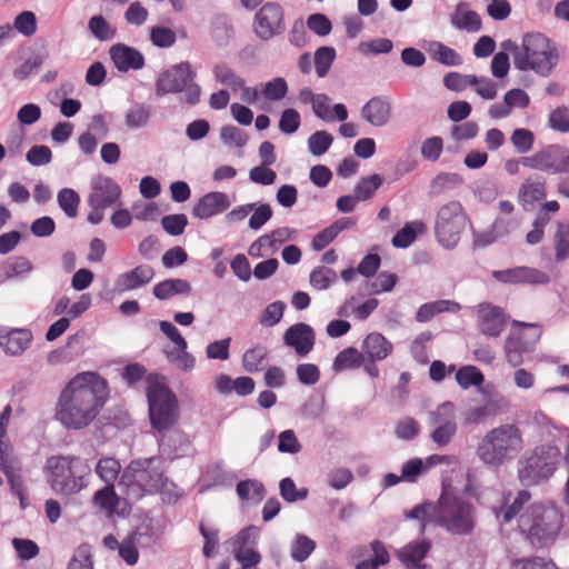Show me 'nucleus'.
<instances>
[{
  "label": "nucleus",
  "mask_w": 569,
  "mask_h": 569,
  "mask_svg": "<svg viewBox=\"0 0 569 569\" xmlns=\"http://www.w3.org/2000/svg\"><path fill=\"white\" fill-rule=\"evenodd\" d=\"M406 519L420 521V533L428 526L439 527L451 536H470L477 526V510L472 502L445 489L436 502L423 501L406 512Z\"/></svg>",
  "instance_id": "f257e3e1"
},
{
  "label": "nucleus",
  "mask_w": 569,
  "mask_h": 569,
  "mask_svg": "<svg viewBox=\"0 0 569 569\" xmlns=\"http://www.w3.org/2000/svg\"><path fill=\"white\" fill-rule=\"evenodd\" d=\"M106 399V380L87 386L73 379L60 393L56 418L67 429H83L97 417Z\"/></svg>",
  "instance_id": "f03ea898"
},
{
  "label": "nucleus",
  "mask_w": 569,
  "mask_h": 569,
  "mask_svg": "<svg viewBox=\"0 0 569 569\" xmlns=\"http://www.w3.org/2000/svg\"><path fill=\"white\" fill-rule=\"evenodd\" d=\"M501 49L513 54V64L520 71H533L549 77L559 62L556 43L540 32L526 33L519 47L511 39L501 42Z\"/></svg>",
  "instance_id": "7ed1b4c3"
},
{
  "label": "nucleus",
  "mask_w": 569,
  "mask_h": 569,
  "mask_svg": "<svg viewBox=\"0 0 569 569\" xmlns=\"http://www.w3.org/2000/svg\"><path fill=\"white\" fill-rule=\"evenodd\" d=\"M44 473L48 485L56 493L71 497L89 486L91 467L79 456L57 455L47 458Z\"/></svg>",
  "instance_id": "20e7f679"
},
{
  "label": "nucleus",
  "mask_w": 569,
  "mask_h": 569,
  "mask_svg": "<svg viewBox=\"0 0 569 569\" xmlns=\"http://www.w3.org/2000/svg\"><path fill=\"white\" fill-rule=\"evenodd\" d=\"M523 448L522 432L515 423H502L487 431L476 448L477 458L487 468H500L512 461Z\"/></svg>",
  "instance_id": "39448f33"
},
{
  "label": "nucleus",
  "mask_w": 569,
  "mask_h": 569,
  "mask_svg": "<svg viewBox=\"0 0 569 569\" xmlns=\"http://www.w3.org/2000/svg\"><path fill=\"white\" fill-rule=\"evenodd\" d=\"M169 485L163 460L150 457L131 461L120 476L119 487H123L131 500H139L147 493H156Z\"/></svg>",
  "instance_id": "423d86ee"
},
{
  "label": "nucleus",
  "mask_w": 569,
  "mask_h": 569,
  "mask_svg": "<svg viewBox=\"0 0 569 569\" xmlns=\"http://www.w3.org/2000/svg\"><path fill=\"white\" fill-rule=\"evenodd\" d=\"M519 530L531 547L553 543L562 527V513L552 505L535 503L519 517Z\"/></svg>",
  "instance_id": "0eeeda50"
},
{
  "label": "nucleus",
  "mask_w": 569,
  "mask_h": 569,
  "mask_svg": "<svg viewBox=\"0 0 569 569\" xmlns=\"http://www.w3.org/2000/svg\"><path fill=\"white\" fill-rule=\"evenodd\" d=\"M561 460L560 449L551 443L536 446L518 461V479L523 487L539 486L556 472Z\"/></svg>",
  "instance_id": "6e6552de"
},
{
  "label": "nucleus",
  "mask_w": 569,
  "mask_h": 569,
  "mask_svg": "<svg viewBox=\"0 0 569 569\" xmlns=\"http://www.w3.org/2000/svg\"><path fill=\"white\" fill-rule=\"evenodd\" d=\"M197 71L189 61H181L163 70L154 83L157 97L183 93V101L189 106L200 102L201 87L194 82Z\"/></svg>",
  "instance_id": "1a4fd4ad"
},
{
  "label": "nucleus",
  "mask_w": 569,
  "mask_h": 569,
  "mask_svg": "<svg viewBox=\"0 0 569 569\" xmlns=\"http://www.w3.org/2000/svg\"><path fill=\"white\" fill-rule=\"evenodd\" d=\"M147 399L152 429L158 433L168 431L179 418L176 395L164 383L148 378Z\"/></svg>",
  "instance_id": "9d476101"
},
{
  "label": "nucleus",
  "mask_w": 569,
  "mask_h": 569,
  "mask_svg": "<svg viewBox=\"0 0 569 569\" xmlns=\"http://www.w3.org/2000/svg\"><path fill=\"white\" fill-rule=\"evenodd\" d=\"M121 194L122 189L114 179L103 174L93 176L87 198L90 208L87 221L93 226L101 223L104 219V210L120 204Z\"/></svg>",
  "instance_id": "9b49d317"
},
{
  "label": "nucleus",
  "mask_w": 569,
  "mask_h": 569,
  "mask_svg": "<svg viewBox=\"0 0 569 569\" xmlns=\"http://www.w3.org/2000/svg\"><path fill=\"white\" fill-rule=\"evenodd\" d=\"M466 222L467 216L459 201L451 200L442 204L438 209L435 221V236L438 243L448 250L456 248Z\"/></svg>",
  "instance_id": "f8f14e48"
},
{
  "label": "nucleus",
  "mask_w": 569,
  "mask_h": 569,
  "mask_svg": "<svg viewBox=\"0 0 569 569\" xmlns=\"http://www.w3.org/2000/svg\"><path fill=\"white\" fill-rule=\"evenodd\" d=\"M515 327L507 337L503 346L506 359L512 367H519L523 362V355L531 353L540 340L541 331L538 325L513 321Z\"/></svg>",
  "instance_id": "ddd939ff"
},
{
  "label": "nucleus",
  "mask_w": 569,
  "mask_h": 569,
  "mask_svg": "<svg viewBox=\"0 0 569 569\" xmlns=\"http://www.w3.org/2000/svg\"><path fill=\"white\" fill-rule=\"evenodd\" d=\"M287 29L283 7L274 1L264 2L257 9L252 19V31L262 42H268L284 33Z\"/></svg>",
  "instance_id": "4468645a"
},
{
  "label": "nucleus",
  "mask_w": 569,
  "mask_h": 569,
  "mask_svg": "<svg viewBox=\"0 0 569 569\" xmlns=\"http://www.w3.org/2000/svg\"><path fill=\"white\" fill-rule=\"evenodd\" d=\"M522 166L547 173L569 172V151L560 144H549L531 156L522 157Z\"/></svg>",
  "instance_id": "2eb2a0df"
},
{
  "label": "nucleus",
  "mask_w": 569,
  "mask_h": 569,
  "mask_svg": "<svg viewBox=\"0 0 569 569\" xmlns=\"http://www.w3.org/2000/svg\"><path fill=\"white\" fill-rule=\"evenodd\" d=\"M428 422L433 427L430 435L431 440L438 447L447 446L457 433L455 405L450 401L439 405L429 413Z\"/></svg>",
  "instance_id": "dca6fc26"
},
{
  "label": "nucleus",
  "mask_w": 569,
  "mask_h": 569,
  "mask_svg": "<svg viewBox=\"0 0 569 569\" xmlns=\"http://www.w3.org/2000/svg\"><path fill=\"white\" fill-rule=\"evenodd\" d=\"M492 277L499 282L509 284H548L550 282L548 273L526 266L496 270Z\"/></svg>",
  "instance_id": "f3484780"
},
{
  "label": "nucleus",
  "mask_w": 569,
  "mask_h": 569,
  "mask_svg": "<svg viewBox=\"0 0 569 569\" xmlns=\"http://www.w3.org/2000/svg\"><path fill=\"white\" fill-rule=\"evenodd\" d=\"M508 316L497 306L490 303L478 305V327L482 335L497 338L505 330Z\"/></svg>",
  "instance_id": "a211bd4d"
},
{
  "label": "nucleus",
  "mask_w": 569,
  "mask_h": 569,
  "mask_svg": "<svg viewBox=\"0 0 569 569\" xmlns=\"http://www.w3.org/2000/svg\"><path fill=\"white\" fill-rule=\"evenodd\" d=\"M283 343L292 348L299 357H306L315 347L316 332L310 325L297 322L284 331Z\"/></svg>",
  "instance_id": "6ab92c4d"
},
{
  "label": "nucleus",
  "mask_w": 569,
  "mask_h": 569,
  "mask_svg": "<svg viewBox=\"0 0 569 569\" xmlns=\"http://www.w3.org/2000/svg\"><path fill=\"white\" fill-rule=\"evenodd\" d=\"M33 335L27 328L0 327V348L10 357H19L29 349Z\"/></svg>",
  "instance_id": "aec40b11"
},
{
  "label": "nucleus",
  "mask_w": 569,
  "mask_h": 569,
  "mask_svg": "<svg viewBox=\"0 0 569 569\" xmlns=\"http://www.w3.org/2000/svg\"><path fill=\"white\" fill-rule=\"evenodd\" d=\"M231 204L229 196L220 191L203 194L192 208L194 218L207 220L224 212Z\"/></svg>",
  "instance_id": "412c9836"
},
{
  "label": "nucleus",
  "mask_w": 569,
  "mask_h": 569,
  "mask_svg": "<svg viewBox=\"0 0 569 569\" xmlns=\"http://www.w3.org/2000/svg\"><path fill=\"white\" fill-rule=\"evenodd\" d=\"M159 451L161 459L170 461L184 457L189 453L191 445L187 436L180 430H170L168 433H159Z\"/></svg>",
  "instance_id": "4be33fe9"
},
{
  "label": "nucleus",
  "mask_w": 569,
  "mask_h": 569,
  "mask_svg": "<svg viewBox=\"0 0 569 569\" xmlns=\"http://www.w3.org/2000/svg\"><path fill=\"white\" fill-rule=\"evenodd\" d=\"M110 59L120 72L140 70L146 64L144 56L138 49L124 43H116L110 48Z\"/></svg>",
  "instance_id": "5701e85b"
},
{
  "label": "nucleus",
  "mask_w": 569,
  "mask_h": 569,
  "mask_svg": "<svg viewBox=\"0 0 569 569\" xmlns=\"http://www.w3.org/2000/svg\"><path fill=\"white\" fill-rule=\"evenodd\" d=\"M392 116V102L388 96H376L361 108V117L373 127L386 126Z\"/></svg>",
  "instance_id": "b1692460"
},
{
  "label": "nucleus",
  "mask_w": 569,
  "mask_h": 569,
  "mask_svg": "<svg viewBox=\"0 0 569 569\" xmlns=\"http://www.w3.org/2000/svg\"><path fill=\"white\" fill-rule=\"evenodd\" d=\"M431 549V542L427 539L412 540L396 551L398 560L406 569H426L422 560Z\"/></svg>",
  "instance_id": "393cba45"
},
{
  "label": "nucleus",
  "mask_w": 569,
  "mask_h": 569,
  "mask_svg": "<svg viewBox=\"0 0 569 569\" xmlns=\"http://www.w3.org/2000/svg\"><path fill=\"white\" fill-rule=\"evenodd\" d=\"M547 196L546 179L541 176H531L523 180L518 191V201L525 210H532L537 202Z\"/></svg>",
  "instance_id": "a878e982"
},
{
  "label": "nucleus",
  "mask_w": 569,
  "mask_h": 569,
  "mask_svg": "<svg viewBox=\"0 0 569 569\" xmlns=\"http://www.w3.org/2000/svg\"><path fill=\"white\" fill-rule=\"evenodd\" d=\"M153 277L154 271L150 266L140 264L121 273L116 280V287L120 291H131L148 284Z\"/></svg>",
  "instance_id": "bb28decb"
},
{
  "label": "nucleus",
  "mask_w": 569,
  "mask_h": 569,
  "mask_svg": "<svg viewBox=\"0 0 569 569\" xmlns=\"http://www.w3.org/2000/svg\"><path fill=\"white\" fill-rule=\"evenodd\" d=\"M450 23L453 28L468 32H478L481 29L480 16L473 10H467V3L465 2L457 4L450 17Z\"/></svg>",
  "instance_id": "cd10ccee"
},
{
  "label": "nucleus",
  "mask_w": 569,
  "mask_h": 569,
  "mask_svg": "<svg viewBox=\"0 0 569 569\" xmlns=\"http://www.w3.org/2000/svg\"><path fill=\"white\" fill-rule=\"evenodd\" d=\"M212 76L217 83L237 92L243 87L244 79L236 72L227 62L219 61L212 67Z\"/></svg>",
  "instance_id": "c85d7f7f"
},
{
  "label": "nucleus",
  "mask_w": 569,
  "mask_h": 569,
  "mask_svg": "<svg viewBox=\"0 0 569 569\" xmlns=\"http://www.w3.org/2000/svg\"><path fill=\"white\" fill-rule=\"evenodd\" d=\"M362 349L371 360H382L391 352L392 345L381 333L371 332L366 337Z\"/></svg>",
  "instance_id": "c756f323"
},
{
  "label": "nucleus",
  "mask_w": 569,
  "mask_h": 569,
  "mask_svg": "<svg viewBox=\"0 0 569 569\" xmlns=\"http://www.w3.org/2000/svg\"><path fill=\"white\" fill-rule=\"evenodd\" d=\"M190 291V283L179 278L160 281L152 289L153 296L159 300H167L176 295H188Z\"/></svg>",
  "instance_id": "7c9ffc66"
},
{
  "label": "nucleus",
  "mask_w": 569,
  "mask_h": 569,
  "mask_svg": "<svg viewBox=\"0 0 569 569\" xmlns=\"http://www.w3.org/2000/svg\"><path fill=\"white\" fill-rule=\"evenodd\" d=\"M426 231V224L421 220L405 223L392 237L391 243L395 248L405 249L415 242L419 233Z\"/></svg>",
  "instance_id": "2f4dec72"
},
{
  "label": "nucleus",
  "mask_w": 569,
  "mask_h": 569,
  "mask_svg": "<svg viewBox=\"0 0 569 569\" xmlns=\"http://www.w3.org/2000/svg\"><path fill=\"white\" fill-rule=\"evenodd\" d=\"M427 51L433 60L447 67H458L463 62L461 56L455 49L440 41H431Z\"/></svg>",
  "instance_id": "473e14b6"
},
{
  "label": "nucleus",
  "mask_w": 569,
  "mask_h": 569,
  "mask_svg": "<svg viewBox=\"0 0 569 569\" xmlns=\"http://www.w3.org/2000/svg\"><path fill=\"white\" fill-rule=\"evenodd\" d=\"M211 38L220 47H227L233 38V27L226 14H218L211 22Z\"/></svg>",
  "instance_id": "72a5a7b5"
},
{
  "label": "nucleus",
  "mask_w": 569,
  "mask_h": 569,
  "mask_svg": "<svg viewBox=\"0 0 569 569\" xmlns=\"http://www.w3.org/2000/svg\"><path fill=\"white\" fill-rule=\"evenodd\" d=\"M151 117V107L146 103L136 102L124 116L126 126L129 129L138 130L146 127Z\"/></svg>",
  "instance_id": "f704fd0d"
},
{
  "label": "nucleus",
  "mask_w": 569,
  "mask_h": 569,
  "mask_svg": "<svg viewBox=\"0 0 569 569\" xmlns=\"http://www.w3.org/2000/svg\"><path fill=\"white\" fill-rule=\"evenodd\" d=\"M337 281H338L337 272L327 266L316 267L311 270V272L309 274L310 286L318 291H323V290L329 289Z\"/></svg>",
  "instance_id": "c9c22d12"
},
{
  "label": "nucleus",
  "mask_w": 569,
  "mask_h": 569,
  "mask_svg": "<svg viewBox=\"0 0 569 569\" xmlns=\"http://www.w3.org/2000/svg\"><path fill=\"white\" fill-rule=\"evenodd\" d=\"M267 356L268 349L262 345H256L254 347L246 350L242 356L243 369L249 373L260 371Z\"/></svg>",
  "instance_id": "e433bc0d"
},
{
  "label": "nucleus",
  "mask_w": 569,
  "mask_h": 569,
  "mask_svg": "<svg viewBox=\"0 0 569 569\" xmlns=\"http://www.w3.org/2000/svg\"><path fill=\"white\" fill-rule=\"evenodd\" d=\"M93 505L99 509L113 513L119 505V498L113 485H106L93 495Z\"/></svg>",
  "instance_id": "4c0bfd02"
},
{
  "label": "nucleus",
  "mask_w": 569,
  "mask_h": 569,
  "mask_svg": "<svg viewBox=\"0 0 569 569\" xmlns=\"http://www.w3.org/2000/svg\"><path fill=\"white\" fill-rule=\"evenodd\" d=\"M456 380L463 390H467L470 387L481 386L485 381V377L479 368L467 365L457 370Z\"/></svg>",
  "instance_id": "58836bf2"
},
{
  "label": "nucleus",
  "mask_w": 569,
  "mask_h": 569,
  "mask_svg": "<svg viewBox=\"0 0 569 569\" xmlns=\"http://www.w3.org/2000/svg\"><path fill=\"white\" fill-rule=\"evenodd\" d=\"M236 491L240 499H253L258 502L261 501L266 495L263 483L256 479L240 480L237 483Z\"/></svg>",
  "instance_id": "ea45409f"
},
{
  "label": "nucleus",
  "mask_w": 569,
  "mask_h": 569,
  "mask_svg": "<svg viewBox=\"0 0 569 569\" xmlns=\"http://www.w3.org/2000/svg\"><path fill=\"white\" fill-rule=\"evenodd\" d=\"M530 497L531 496L529 491H519L517 497L513 499L512 503H506L497 510V519L502 520L505 523L510 522L519 513L523 505L530 500Z\"/></svg>",
  "instance_id": "a19ab883"
},
{
  "label": "nucleus",
  "mask_w": 569,
  "mask_h": 569,
  "mask_svg": "<svg viewBox=\"0 0 569 569\" xmlns=\"http://www.w3.org/2000/svg\"><path fill=\"white\" fill-rule=\"evenodd\" d=\"M120 462L114 458H101L96 466L97 476L106 483L113 485L120 475Z\"/></svg>",
  "instance_id": "79ce46f5"
},
{
  "label": "nucleus",
  "mask_w": 569,
  "mask_h": 569,
  "mask_svg": "<svg viewBox=\"0 0 569 569\" xmlns=\"http://www.w3.org/2000/svg\"><path fill=\"white\" fill-rule=\"evenodd\" d=\"M57 202L67 217L74 218L78 214L80 197L76 190L62 188L57 194Z\"/></svg>",
  "instance_id": "37998d69"
},
{
  "label": "nucleus",
  "mask_w": 569,
  "mask_h": 569,
  "mask_svg": "<svg viewBox=\"0 0 569 569\" xmlns=\"http://www.w3.org/2000/svg\"><path fill=\"white\" fill-rule=\"evenodd\" d=\"M382 183L383 177L378 173H373L369 177L361 178L356 184L353 191L359 201L368 200L381 187Z\"/></svg>",
  "instance_id": "c03bdc74"
},
{
  "label": "nucleus",
  "mask_w": 569,
  "mask_h": 569,
  "mask_svg": "<svg viewBox=\"0 0 569 569\" xmlns=\"http://www.w3.org/2000/svg\"><path fill=\"white\" fill-rule=\"evenodd\" d=\"M336 59V49L332 47H320L316 50L313 62L316 72L319 78L328 74L333 61Z\"/></svg>",
  "instance_id": "a18cd8bd"
},
{
  "label": "nucleus",
  "mask_w": 569,
  "mask_h": 569,
  "mask_svg": "<svg viewBox=\"0 0 569 569\" xmlns=\"http://www.w3.org/2000/svg\"><path fill=\"white\" fill-rule=\"evenodd\" d=\"M332 142L333 137L329 132L316 131L307 140L308 151L315 157H320L330 149Z\"/></svg>",
  "instance_id": "49530a36"
},
{
  "label": "nucleus",
  "mask_w": 569,
  "mask_h": 569,
  "mask_svg": "<svg viewBox=\"0 0 569 569\" xmlns=\"http://www.w3.org/2000/svg\"><path fill=\"white\" fill-rule=\"evenodd\" d=\"M361 361L362 355L356 348L349 347L336 356L332 369L338 372L349 368H358Z\"/></svg>",
  "instance_id": "de8ad7c7"
},
{
  "label": "nucleus",
  "mask_w": 569,
  "mask_h": 569,
  "mask_svg": "<svg viewBox=\"0 0 569 569\" xmlns=\"http://www.w3.org/2000/svg\"><path fill=\"white\" fill-rule=\"evenodd\" d=\"M220 139L228 148L234 147L242 149L248 142L247 133L232 124L223 126L220 129Z\"/></svg>",
  "instance_id": "09e8293b"
},
{
  "label": "nucleus",
  "mask_w": 569,
  "mask_h": 569,
  "mask_svg": "<svg viewBox=\"0 0 569 569\" xmlns=\"http://www.w3.org/2000/svg\"><path fill=\"white\" fill-rule=\"evenodd\" d=\"M316 549V542L305 535L298 533L291 546V558L295 561L303 562Z\"/></svg>",
  "instance_id": "8fccbe9b"
},
{
  "label": "nucleus",
  "mask_w": 569,
  "mask_h": 569,
  "mask_svg": "<svg viewBox=\"0 0 569 569\" xmlns=\"http://www.w3.org/2000/svg\"><path fill=\"white\" fill-rule=\"evenodd\" d=\"M463 182L460 174L455 172H441L438 173L430 183L431 191L433 194H440L446 190L456 188Z\"/></svg>",
  "instance_id": "3c124183"
},
{
  "label": "nucleus",
  "mask_w": 569,
  "mask_h": 569,
  "mask_svg": "<svg viewBox=\"0 0 569 569\" xmlns=\"http://www.w3.org/2000/svg\"><path fill=\"white\" fill-rule=\"evenodd\" d=\"M286 303L277 300L269 303L262 311L259 318V323L263 327H273L278 325L284 313Z\"/></svg>",
  "instance_id": "603ef678"
},
{
  "label": "nucleus",
  "mask_w": 569,
  "mask_h": 569,
  "mask_svg": "<svg viewBox=\"0 0 569 569\" xmlns=\"http://www.w3.org/2000/svg\"><path fill=\"white\" fill-rule=\"evenodd\" d=\"M88 29L91 34L100 41L111 40L116 34V30L102 16L91 17L88 22Z\"/></svg>",
  "instance_id": "864d4df0"
},
{
  "label": "nucleus",
  "mask_w": 569,
  "mask_h": 569,
  "mask_svg": "<svg viewBox=\"0 0 569 569\" xmlns=\"http://www.w3.org/2000/svg\"><path fill=\"white\" fill-rule=\"evenodd\" d=\"M510 141L518 153H528L535 143V134L531 130L519 128L513 130Z\"/></svg>",
  "instance_id": "5fc2aeb1"
},
{
  "label": "nucleus",
  "mask_w": 569,
  "mask_h": 569,
  "mask_svg": "<svg viewBox=\"0 0 569 569\" xmlns=\"http://www.w3.org/2000/svg\"><path fill=\"white\" fill-rule=\"evenodd\" d=\"M68 569H93L91 547L88 543L80 545L69 561Z\"/></svg>",
  "instance_id": "6e6d98bb"
},
{
  "label": "nucleus",
  "mask_w": 569,
  "mask_h": 569,
  "mask_svg": "<svg viewBox=\"0 0 569 569\" xmlns=\"http://www.w3.org/2000/svg\"><path fill=\"white\" fill-rule=\"evenodd\" d=\"M567 234L566 224L557 222V230L553 236L555 259L557 262L569 258V240Z\"/></svg>",
  "instance_id": "4d7b16f0"
},
{
  "label": "nucleus",
  "mask_w": 569,
  "mask_h": 569,
  "mask_svg": "<svg viewBox=\"0 0 569 569\" xmlns=\"http://www.w3.org/2000/svg\"><path fill=\"white\" fill-rule=\"evenodd\" d=\"M12 29L24 37L33 36L37 32L36 14L32 11H22L16 17Z\"/></svg>",
  "instance_id": "13d9d810"
},
{
  "label": "nucleus",
  "mask_w": 569,
  "mask_h": 569,
  "mask_svg": "<svg viewBox=\"0 0 569 569\" xmlns=\"http://www.w3.org/2000/svg\"><path fill=\"white\" fill-rule=\"evenodd\" d=\"M254 203L256 206L251 211L252 214L249 218L248 227L253 231H258L272 218V209L268 203Z\"/></svg>",
  "instance_id": "bf43d9fd"
},
{
  "label": "nucleus",
  "mask_w": 569,
  "mask_h": 569,
  "mask_svg": "<svg viewBox=\"0 0 569 569\" xmlns=\"http://www.w3.org/2000/svg\"><path fill=\"white\" fill-rule=\"evenodd\" d=\"M199 531L204 539L202 553L206 558H212L219 545V531L214 527L206 526L203 522H200Z\"/></svg>",
  "instance_id": "052dcab7"
},
{
  "label": "nucleus",
  "mask_w": 569,
  "mask_h": 569,
  "mask_svg": "<svg viewBox=\"0 0 569 569\" xmlns=\"http://www.w3.org/2000/svg\"><path fill=\"white\" fill-rule=\"evenodd\" d=\"M187 224L188 218L183 213L167 214L161 218L163 230L173 237L182 234Z\"/></svg>",
  "instance_id": "680f3d73"
},
{
  "label": "nucleus",
  "mask_w": 569,
  "mask_h": 569,
  "mask_svg": "<svg viewBox=\"0 0 569 569\" xmlns=\"http://www.w3.org/2000/svg\"><path fill=\"white\" fill-rule=\"evenodd\" d=\"M279 489L282 499L287 502H296L308 497V489H297L295 481L289 477L283 478L280 481Z\"/></svg>",
  "instance_id": "e2e57ef3"
},
{
  "label": "nucleus",
  "mask_w": 569,
  "mask_h": 569,
  "mask_svg": "<svg viewBox=\"0 0 569 569\" xmlns=\"http://www.w3.org/2000/svg\"><path fill=\"white\" fill-rule=\"evenodd\" d=\"M431 339L432 335L429 331L421 332L415 338L413 342L411 343L410 351L413 359L421 365H426L429 362V357L427 353V343L430 342Z\"/></svg>",
  "instance_id": "0e129e2a"
},
{
  "label": "nucleus",
  "mask_w": 569,
  "mask_h": 569,
  "mask_svg": "<svg viewBox=\"0 0 569 569\" xmlns=\"http://www.w3.org/2000/svg\"><path fill=\"white\" fill-rule=\"evenodd\" d=\"M301 124V117L296 109H284L279 119V130L284 134H293Z\"/></svg>",
  "instance_id": "69168bd1"
},
{
  "label": "nucleus",
  "mask_w": 569,
  "mask_h": 569,
  "mask_svg": "<svg viewBox=\"0 0 569 569\" xmlns=\"http://www.w3.org/2000/svg\"><path fill=\"white\" fill-rule=\"evenodd\" d=\"M288 92V83L284 78L277 77L266 82L262 94L271 101H279L286 97Z\"/></svg>",
  "instance_id": "338daca9"
},
{
  "label": "nucleus",
  "mask_w": 569,
  "mask_h": 569,
  "mask_svg": "<svg viewBox=\"0 0 569 569\" xmlns=\"http://www.w3.org/2000/svg\"><path fill=\"white\" fill-rule=\"evenodd\" d=\"M549 126L559 132H569V108L557 107L549 114Z\"/></svg>",
  "instance_id": "774afa93"
}]
</instances>
